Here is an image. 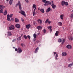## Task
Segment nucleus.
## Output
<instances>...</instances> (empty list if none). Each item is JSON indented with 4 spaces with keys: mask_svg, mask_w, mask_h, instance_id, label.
<instances>
[{
    "mask_svg": "<svg viewBox=\"0 0 73 73\" xmlns=\"http://www.w3.org/2000/svg\"><path fill=\"white\" fill-rule=\"evenodd\" d=\"M58 41L59 42H61V41H62V39H59Z\"/></svg>",
    "mask_w": 73,
    "mask_h": 73,
    "instance_id": "nucleus-41",
    "label": "nucleus"
},
{
    "mask_svg": "<svg viewBox=\"0 0 73 73\" xmlns=\"http://www.w3.org/2000/svg\"><path fill=\"white\" fill-rule=\"evenodd\" d=\"M27 37L29 39H30V38H31V36L29 35H27Z\"/></svg>",
    "mask_w": 73,
    "mask_h": 73,
    "instance_id": "nucleus-43",
    "label": "nucleus"
},
{
    "mask_svg": "<svg viewBox=\"0 0 73 73\" xmlns=\"http://www.w3.org/2000/svg\"><path fill=\"white\" fill-rule=\"evenodd\" d=\"M33 8H36V5L34 4L33 5Z\"/></svg>",
    "mask_w": 73,
    "mask_h": 73,
    "instance_id": "nucleus-40",
    "label": "nucleus"
},
{
    "mask_svg": "<svg viewBox=\"0 0 73 73\" xmlns=\"http://www.w3.org/2000/svg\"><path fill=\"white\" fill-rule=\"evenodd\" d=\"M8 35L9 36H11L12 35V33L11 32H8Z\"/></svg>",
    "mask_w": 73,
    "mask_h": 73,
    "instance_id": "nucleus-16",
    "label": "nucleus"
},
{
    "mask_svg": "<svg viewBox=\"0 0 73 73\" xmlns=\"http://www.w3.org/2000/svg\"><path fill=\"white\" fill-rule=\"evenodd\" d=\"M51 6L52 8H53V9H55L56 6V5H51Z\"/></svg>",
    "mask_w": 73,
    "mask_h": 73,
    "instance_id": "nucleus-18",
    "label": "nucleus"
},
{
    "mask_svg": "<svg viewBox=\"0 0 73 73\" xmlns=\"http://www.w3.org/2000/svg\"><path fill=\"white\" fill-rule=\"evenodd\" d=\"M40 35V33H38L37 34V36H38V35Z\"/></svg>",
    "mask_w": 73,
    "mask_h": 73,
    "instance_id": "nucleus-52",
    "label": "nucleus"
},
{
    "mask_svg": "<svg viewBox=\"0 0 73 73\" xmlns=\"http://www.w3.org/2000/svg\"><path fill=\"white\" fill-rule=\"evenodd\" d=\"M38 10H40V8H38Z\"/></svg>",
    "mask_w": 73,
    "mask_h": 73,
    "instance_id": "nucleus-57",
    "label": "nucleus"
},
{
    "mask_svg": "<svg viewBox=\"0 0 73 73\" xmlns=\"http://www.w3.org/2000/svg\"><path fill=\"white\" fill-rule=\"evenodd\" d=\"M33 37L34 38H36V37H37V35H36V34H34L33 35Z\"/></svg>",
    "mask_w": 73,
    "mask_h": 73,
    "instance_id": "nucleus-28",
    "label": "nucleus"
},
{
    "mask_svg": "<svg viewBox=\"0 0 73 73\" xmlns=\"http://www.w3.org/2000/svg\"><path fill=\"white\" fill-rule=\"evenodd\" d=\"M39 42V41L38 40H37L36 41V42L37 43H38V42Z\"/></svg>",
    "mask_w": 73,
    "mask_h": 73,
    "instance_id": "nucleus-56",
    "label": "nucleus"
},
{
    "mask_svg": "<svg viewBox=\"0 0 73 73\" xmlns=\"http://www.w3.org/2000/svg\"><path fill=\"white\" fill-rule=\"evenodd\" d=\"M42 2L43 3H45V4H44V6H46V5H48L49 3V1H46V0H42Z\"/></svg>",
    "mask_w": 73,
    "mask_h": 73,
    "instance_id": "nucleus-2",
    "label": "nucleus"
},
{
    "mask_svg": "<svg viewBox=\"0 0 73 73\" xmlns=\"http://www.w3.org/2000/svg\"><path fill=\"white\" fill-rule=\"evenodd\" d=\"M54 56H55V54H56V52H54Z\"/></svg>",
    "mask_w": 73,
    "mask_h": 73,
    "instance_id": "nucleus-54",
    "label": "nucleus"
},
{
    "mask_svg": "<svg viewBox=\"0 0 73 73\" xmlns=\"http://www.w3.org/2000/svg\"><path fill=\"white\" fill-rule=\"evenodd\" d=\"M14 29H15V27H14V26L13 25L10 26L9 28V30H13Z\"/></svg>",
    "mask_w": 73,
    "mask_h": 73,
    "instance_id": "nucleus-5",
    "label": "nucleus"
},
{
    "mask_svg": "<svg viewBox=\"0 0 73 73\" xmlns=\"http://www.w3.org/2000/svg\"><path fill=\"white\" fill-rule=\"evenodd\" d=\"M70 17L72 19H73V14H71L70 15Z\"/></svg>",
    "mask_w": 73,
    "mask_h": 73,
    "instance_id": "nucleus-31",
    "label": "nucleus"
},
{
    "mask_svg": "<svg viewBox=\"0 0 73 73\" xmlns=\"http://www.w3.org/2000/svg\"><path fill=\"white\" fill-rule=\"evenodd\" d=\"M7 19L8 21H9V20H10V18L9 17V14L7 15Z\"/></svg>",
    "mask_w": 73,
    "mask_h": 73,
    "instance_id": "nucleus-17",
    "label": "nucleus"
},
{
    "mask_svg": "<svg viewBox=\"0 0 73 73\" xmlns=\"http://www.w3.org/2000/svg\"><path fill=\"white\" fill-rule=\"evenodd\" d=\"M15 22H17L19 21V19L17 18H16L15 19Z\"/></svg>",
    "mask_w": 73,
    "mask_h": 73,
    "instance_id": "nucleus-30",
    "label": "nucleus"
},
{
    "mask_svg": "<svg viewBox=\"0 0 73 73\" xmlns=\"http://www.w3.org/2000/svg\"><path fill=\"white\" fill-rule=\"evenodd\" d=\"M37 29H42V27L41 26H38L37 27Z\"/></svg>",
    "mask_w": 73,
    "mask_h": 73,
    "instance_id": "nucleus-23",
    "label": "nucleus"
},
{
    "mask_svg": "<svg viewBox=\"0 0 73 73\" xmlns=\"http://www.w3.org/2000/svg\"><path fill=\"white\" fill-rule=\"evenodd\" d=\"M62 56H66L67 55V53L66 52H63L62 54Z\"/></svg>",
    "mask_w": 73,
    "mask_h": 73,
    "instance_id": "nucleus-8",
    "label": "nucleus"
},
{
    "mask_svg": "<svg viewBox=\"0 0 73 73\" xmlns=\"http://www.w3.org/2000/svg\"><path fill=\"white\" fill-rule=\"evenodd\" d=\"M13 14H11L9 15V17L10 18H12V16H13Z\"/></svg>",
    "mask_w": 73,
    "mask_h": 73,
    "instance_id": "nucleus-39",
    "label": "nucleus"
},
{
    "mask_svg": "<svg viewBox=\"0 0 73 73\" xmlns=\"http://www.w3.org/2000/svg\"><path fill=\"white\" fill-rule=\"evenodd\" d=\"M5 8V6L3 5H0V9H3Z\"/></svg>",
    "mask_w": 73,
    "mask_h": 73,
    "instance_id": "nucleus-7",
    "label": "nucleus"
},
{
    "mask_svg": "<svg viewBox=\"0 0 73 73\" xmlns=\"http://www.w3.org/2000/svg\"><path fill=\"white\" fill-rule=\"evenodd\" d=\"M52 29V26H50L48 27V29L49 30L51 29Z\"/></svg>",
    "mask_w": 73,
    "mask_h": 73,
    "instance_id": "nucleus-42",
    "label": "nucleus"
},
{
    "mask_svg": "<svg viewBox=\"0 0 73 73\" xmlns=\"http://www.w3.org/2000/svg\"><path fill=\"white\" fill-rule=\"evenodd\" d=\"M51 10V9L50 8V7H49L46 10V12L48 13L49 11H50Z\"/></svg>",
    "mask_w": 73,
    "mask_h": 73,
    "instance_id": "nucleus-9",
    "label": "nucleus"
},
{
    "mask_svg": "<svg viewBox=\"0 0 73 73\" xmlns=\"http://www.w3.org/2000/svg\"><path fill=\"white\" fill-rule=\"evenodd\" d=\"M26 3H28V0H25Z\"/></svg>",
    "mask_w": 73,
    "mask_h": 73,
    "instance_id": "nucleus-50",
    "label": "nucleus"
},
{
    "mask_svg": "<svg viewBox=\"0 0 73 73\" xmlns=\"http://www.w3.org/2000/svg\"><path fill=\"white\" fill-rule=\"evenodd\" d=\"M13 49H15V48L14 47H13Z\"/></svg>",
    "mask_w": 73,
    "mask_h": 73,
    "instance_id": "nucleus-59",
    "label": "nucleus"
},
{
    "mask_svg": "<svg viewBox=\"0 0 73 73\" xmlns=\"http://www.w3.org/2000/svg\"><path fill=\"white\" fill-rule=\"evenodd\" d=\"M40 11L42 13H44V12H45V11H44V10L43 9H41L40 10Z\"/></svg>",
    "mask_w": 73,
    "mask_h": 73,
    "instance_id": "nucleus-20",
    "label": "nucleus"
},
{
    "mask_svg": "<svg viewBox=\"0 0 73 73\" xmlns=\"http://www.w3.org/2000/svg\"><path fill=\"white\" fill-rule=\"evenodd\" d=\"M7 1H9V0H6Z\"/></svg>",
    "mask_w": 73,
    "mask_h": 73,
    "instance_id": "nucleus-58",
    "label": "nucleus"
},
{
    "mask_svg": "<svg viewBox=\"0 0 73 73\" xmlns=\"http://www.w3.org/2000/svg\"><path fill=\"white\" fill-rule=\"evenodd\" d=\"M69 39L70 41H72L73 40V36H71L69 37Z\"/></svg>",
    "mask_w": 73,
    "mask_h": 73,
    "instance_id": "nucleus-15",
    "label": "nucleus"
},
{
    "mask_svg": "<svg viewBox=\"0 0 73 73\" xmlns=\"http://www.w3.org/2000/svg\"><path fill=\"white\" fill-rule=\"evenodd\" d=\"M48 4H50V5H54V4L53 3V1H51L50 3V2L49 1V3Z\"/></svg>",
    "mask_w": 73,
    "mask_h": 73,
    "instance_id": "nucleus-14",
    "label": "nucleus"
},
{
    "mask_svg": "<svg viewBox=\"0 0 73 73\" xmlns=\"http://www.w3.org/2000/svg\"><path fill=\"white\" fill-rule=\"evenodd\" d=\"M62 44H63L65 41V39L64 38L62 39Z\"/></svg>",
    "mask_w": 73,
    "mask_h": 73,
    "instance_id": "nucleus-24",
    "label": "nucleus"
},
{
    "mask_svg": "<svg viewBox=\"0 0 73 73\" xmlns=\"http://www.w3.org/2000/svg\"><path fill=\"white\" fill-rule=\"evenodd\" d=\"M35 15H36V12H35V11H34L33 13V16H34Z\"/></svg>",
    "mask_w": 73,
    "mask_h": 73,
    "instance_id": "nucleus-37",
    "label": "nucleus"
},
{
    "mask_svg": "<svg viewBox=\"0 0 73 73\" xmlns=\"http://www.w3.org/2000/svg\"><path fill=\"white\" fill-rule=\"evenodd\" d=\"M21 45L22 47H24V46H25V44L23 43H21Z\"/></svg>",
    "mask_w": 73,
    "mask_h": 73,
    "instance_id": "nucleus-38",
    "label": "nucleus"
},
{
    "mask_svg": "<svg viewBox=\"0 0 73 73\" xmlns=\"http://www.w3.org/2000/svg\"><path fill=\"white\" fill-rule=\"evenodd\" d=\"M18 49H17V48H16L15 49V52H17V51Z\"/></svg>",
    "mask_w": 73,
    "mask_h": 73,
    "instance_id": "nucleus-51",
    "label": "nucleus"
},
{
    "mask_svg": "<svg viewBox=\"0 0 73 73\" xmlns=\"http://www.w3.org/2000/svg\"><path fill=\"white\" fill-rule=\"evenodd\" d=\"M50 23H51V21H49L48 22V24H50Z\"/></svg>",
    "mask_w": 73,
    "mask_h": 73,
    "instance_id": "nucleus-44",
    "label": "nucleus"
},
{
    "mask_svg": "<svg viewBox=\"0 0 73 73\" xmlns=\"http://www.w3.org/2000/svg\"><path fill=\"white\" fill-rule=\"evenodd\" d=\"M58 33H59V32L58 31H57L55 34V36H58Z\"/></svg>",
    "mask_w": 73,
    "mask_h": 73,
    "instance_id": "nucleus-21",
    "label": "nucleus"
},
{
    "mask_svg": "<svg viewBox=\"0 0 73 73\" xmlns=\"http://www.w3.org/2000/svg\"><path fill=\"white\" fill-rule=\"evenodd\" d=\"M8 12H7V11L6 10H5V11L3 12V14L4 15H7Z\"/></svg>",
    "mask_w": 73,
    "mask_h": 73,
    "instance_id": "nucleus-13",
    "label": "nucleus"
},
{
    "mask_svg": "<svg viewBox=\"0 0 73 73\" xmlns=\"http://www.w3.org/2000/svg\"><path fill=\"white\" fill-rule=\"evenodd\" d=\"M38 23H39V24H42V21L41 19L38 20Z\"/></svg>",
    "mask_w": 73,
    "mask_h": 73,
    "instance_id": "nucleus-10",
    "label": "nucleus"
},
{
    "mask_svg": "<svg viewBox=\"0 0 73 73\" xmlns=\"http://www.w3.org/2000/svg\"><path fill=\"white\" fill-rule=\"evenodd\" d=\"M65 1H62L61 4L62 5V6H64V4H65Z\"/></svg>",
    "mask_w": 73,
    "mask_h": 73,
    "instance_id": "nucleus-19",
    "label": "nucleus"
},
{
    "mask_svg": "<svg viewBox=\"0 0 73 73\" xmlns=\"http://www.w3.org/2000/svg\"><path fill=\"white\" fill-rule=\"evenodd\" d=\"M21 20L23 22H24V19H23V18H21Z\"/></svg>",
    "mask_w": 73,
    "mask_h": 73,
    "instance_id": "nucleus-47",
    "label": "nucleus"
},
{
    "mask_svg": "<svg viewBox=\"0 0 73 73\" xmlns=\"http://www.w3.org/2000/svg\"><path fill=\"white\" fill-rule=\"evenodd\" d=\"M12 1H13V0H10L9 1V4L10 5H11L12 4Z\"/></svg>",
    "mask_w": 73,
    "mask_h": 73,
    "instance_id": "nucleus-29",
    "label": "nucleus"
},
{
    "mask_svg": "<svg viewBox=\"0 0 73 73\" xmlns=\"http://www.w3.org/2000/svg\"><path fill=\"white\" fill-rule=\"evenodd\" d=\"M11 21H14V19L13 18H11Z\"/></svg>",
    "mask_w": 73,
    "mask_h": 73,
    "instance_id": "nucleus-45",
    "label": "nucleus"
},
{
    "mask_svg": "<svg viewBox=\"0 0 73 73\" xmlns=\"http://www.w3.org/2000/svg\"><path fill=\"white\" fill-rule=\"evenodd\" d=\"M15 41H16V39H14L12 40V42H15Z\"/></svg>",
    "mask_w": 73,
    "mask_h": 73,
    "instance_id": "nucleus-49",
    "label": "nucleus"
},
{
    "mask_svg": "<svg viewBox=\"0 0 73 73\" xmlns=\"http://www.w3.org/2000/svg\"><path fill=\"white\" fill-rule=\"evenodd\" d=\"M39 48L38 47H37L35 51H34V53H36L37 52V50H38Z\"/></svg>",
    "mask_w": 73,
    "mask_h": 73,
    "instance_id": "nucleus-22",
    "label": "nucleus"
},
{
    "mask_svg": "<svg viewBox=\"0 0 73 73\" xmlns=\"http://www.w3.org/2000/svg\"><path fill=\"white\" fill-rule=\"evenodd\" d=\"M21 36H20L19 37L17 38V40L18 41H20V40H21Z\"/></svg>",
    "mask_w": 73,
    "mask_h": 73,
    "instance_id": "nucleus-27",
    "label": "nucleus"
},
{
    "mask_svg": "<svg viewBox=\"0 0 73 73\" xmlns=\"http://www.w3.org/2000/svg\"><path fill=\"white\" fill-rule=\"evenodd\" d=\"M43 31L44 32V33H45L46 32V30L44 29L43 30Z\"/></svg>",
    "mask_w": 73,
    "mask_h": 73,
    "instance_id": "nucleus-46",
    "label": "nucleus"
},
{
    "mask_svg": "<svg viewBox=\"0 0 73 73\" xmlns=\"http://www.w3.org/2000/svg\"><path fill=\"white\" fill-rule=\"evenodd\" d=\"M17 52L19 53H21L22 52V50L21 48L18 47V48Z\"/></svg>",
    "mask_w": 73,
    "mask_h": 73,
    "instance_id": "nucleus-3",
    "label": "nucleus"
},
{
    "mask_svg": "<svg viewBox=\"0 0 73 73\" xmlns=\"http://www.w3.org/2000/svg\"><path fill=\"white\" fill-rule=\"evenodd\" d=\"M35 39H34V41L35 42V41H36V38H35Z\"/></svg>",
    "mask_w": 73,
    "mask_h": 73,
    "instance_id": "nucleus-55",
    "label": "nucleus"
},
{
    "mask_svg": "<svg viewBox=\"0 0 73 73\" xmlns=\"http://www.w3.org/2000/svg\"><path fill=\"white\" fill-rule=\"evenodd\" d=\"M58 25L59 26H62V23L61 22H59L58 23Z\"/></svg>",
    "mask_w": 73,
    "mask_h": 73,
    "instance_id": "nucleus-12",
    "label": "nucleus"
},
{
    "mask_svg": "<svg viewBox=\"0 0 73 73\" xmlns=\"http://www.w3.org/2000/svg\"><path fill=\"white\" fill-rule=\"evenodd\" d=\"M64 4L66 5V6H68V3L67 2H65L64 3Z\"/></svg>",
    "mask_w": 73,
    "mask_h": 73,
    "instance_id": "nucleus-35",
    "label": "nucleus"
},
{
    "mask_svg": "<svg viewBox=\"0 0 73 73\" xmlns=\"http://www.w3.org/2000/svg\"><path fill=\"white\" fill-rule=\"evenodd\" d=\"M66 48L68 49H71L72 48V46L70 45H68L66 46Z\"/></svg>",
    "mask_w": 73,
    "mask_h": 73,
    "instance_id": "nucleus-4",
    "label": "nucleus"
},
{
    "mask_svg": "<svg viewBox=\"0 0 73 73\" xmlns=\"http://www.w3.org/2000/svg\"><path fill=\"white\" fill-rule=\"evenodd\" d=\"M23 37H24V38L25 40L27 39V36L25 35H24Z\"/></svg>",
    "mask_w": 73,
    "mask_h": 73,
    "instance_id": "nucleus-33",
    "label": "nucleus"
},
{
    "mask_svg": "<svg viewBox=\"0 0 73 73\" xmlns=\"http://www.w3.org/2000/svg\"><path fill=\"white\" fill-rule=\"evenodd\" d=\"M23 34L21 35V36H23Z\"/></svg>",
    "mask_w": 73,
    "mask_h": 73,
    "instance_id": "nucleus-60",
    "label": "nucleus"
},
{
    "mask_svg": "<svg viewBox=\"0 0 73 73\" xmlns=\"http://www.w3.org/2000/svg\"><path fill=\"white\" fill-rule=\"evenodd\" d=\"M26 28H27V29H29V28H30L31 27V25L30 24H29L27 25L26 26Z\"/></svg>",
    "mask_w": 73,
    "mask_h": 73,
    "instance_id": "nucleus-11",
    "label": "nucleus"
},
{
    "mask_svg": "<svg viewBox=\"0 0 73 73\" xmlns=\"http://www.w3.org/2000/svg\"><path fill=\"white\" fill-rule=\"evenodd\" d=\"M73 62H72L71 64H70L68 65V67H70V68H71V66H73Z\"/></svg>",
    "mask_w": 73,
    "mask_h": 73,
    "instance_id": "nucleus-25",
    "label": "nucleus"
},
{
    "mask_svg": "<svg viewBox=\"0 0 73 73\" xmlns=\"http://www.w3.org/2000/svg\"><path fill=\"white\" fill-rule=\"evenodd\" d=\"M16 27L17 28H20V25L19 24H16L15 25Z\"/></svg>",
    "mask_w": 73,
    "mask_h": 73,
    "instance_id": "nucleus-6",
    "label": "nucleus"
},
{
    "mask_svg": "<svg viewBox=\"0 0 73 73\" xmlns=\"http://www.w3.org/2000/svg\"><path fill=\"white\" fill-rule=\"evenodd\" d=\"M58 55H57V54H56V55H55V60H57V57H58Z\"/></svg>",
    "mask_w": 73,
    "mask_h": 73,
    "instance_id": "nucleus-32",
    "label": "nucleus"
},
{
    "mask_svg": "<svg viewBox=\"0 0 73 73\" xmlns=\"http://www.w3.org/2000/svg\"><path fill=\"white\" fill-rule=\"evenodd\" d=\"M3 9H1L0 10V13H3Z\"/></svg>",
    "mask_w": 73,
    "mask_h": 73,
    "instance_id": "nucleus-34",
    "label": "nucleus"
},
{
    "mask_svg": "<svg viewBox=\"0 0 73 73\" xmlns=\"http://www.w3.org/2000/svg\"><path fill=\"white\" fill-rule=\"evenodd\" d=\"M18 5L20 11H19V13H21V14H22V15H23V16H26L25 13L24 11L22 10V7H21V3H20V2L19 1L18 2V4L17 3L16 4L15 6L17 7V6H18Z\"/></svg>",
    "mask_w": 73,
    "mask_h": 73,
    "instance_id": "nucleus-1",
    "label": "nucleus"
},
{
    "mask_svg": "<svg viewBox=\"0 0 73 73\" xmlns=\"http://www.w3.org/2000/svg\"><path fill=\"white\" fill-rule=\"evenodd\" d=\"M49 30L51 32H52V29H50Z\"/></svg>",
    "mask_w": 73,
    "mask_h": 73,
    "instance_id": "nucleus-53",
    "label": "nucleus"
},
{
    "mask_svg": "<svg viewBox=\"0 0 73 73\" xmlns=\"http://www.w3.org/2000/svg\"><path fill=\"white\" fill-rule=\"evenodd\" d=\"M36 7L34 8V12H35V11H36Z\"/></svg>",
    "mask_w": 73,
    "mask_h": 73,
    "instance_id": "nucleus-48",
    "label": "nucleus"
},
{
    "mask_svg": "<svg viewBox=\"0 0 73 73\" xmlns=\"http://www.w3.org/2000/svg\"><path fill=\"white\" fill-rule=\"evenodd\" d=\"M49 21V19H47V20H46L45 21V23H47Z\"/></svg>",
    "mask_w": 73,
    "mask_h": 73,
    "instance_id": "nucleus-36",
    "label": "nucleus"
},
{
    "mask_svg": "<svg viewBox=\"0 0 73 73\" xmlns=\"http://www.w3.org/2000/svg\"><path fill=\"white\" fill-rule=\"evenodd\" d=\"M64 16V15L63 14V15H60V18H61V19L62 20H63V17Z\"/></svg>",
    "mask_w": 73,
    "mask_h": 73,
    "instance_id": "nucleus-26",
    "label": "nucleus"
}]
</instances>
